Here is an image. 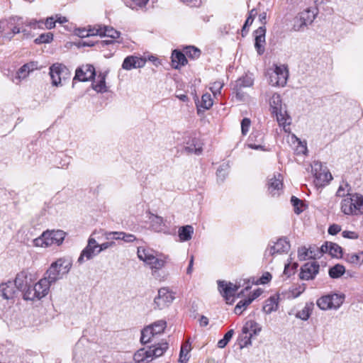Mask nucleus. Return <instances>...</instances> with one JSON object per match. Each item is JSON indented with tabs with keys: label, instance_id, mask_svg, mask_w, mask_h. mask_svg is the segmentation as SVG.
<instances>
[{
	"label": "nucleus",
	"instance_id": "nucleus-1",
	"mask_svg": "<svg viewBox=\"0 0 363 363\" xmlns=\"http://www.w3.org/2000/svg\"><path fill=\"white\" fill-rule=\"evenodd\" d=\"M72 266V260L67 258H60L53 262L44 274L43 278L52 285L63 276L68 274Z\"/></svg>",
	"mask_w": 363,
	"mask_h": 363
},
{
	"label": "nucleus",
	"instance_id": "nucleus-2",
	"mask_svg": "<svg viewBox=\"0 0 363 363\" xmlns=\"http://www.w3.org/2000/svg\"><path fill=\"white\" fill-rule=\"evenodd\" d=\"M24 20L19 16H13L8 20L0 21V33L10 30L6 33L5 37L11 40L15 35L22 33L23 38L31 37L30 30L24 27Z\"/></svg>",
	"mask_w": 363,
	"mask_h": 363
},
{
	"label": "nucleus",
	"instance_id": "nucleus-3",
	"mask_svg": "<svg viewBox=\"0 0 363 363\" xmlns=\"http://www.w3.org/2000/svg\"><path fill=\"white\" fill-rule=\"evenodd\" d=\"M272 113L276 116L279 126H282L286 133H290L289 125L291 118L287 113L286 108L283 106L281 99L279 94L274 93L269 100Z\"/></svg>",
	"mask_w": 363,
	"mask_h": 363
},
{
	"label": "nucleus",
	"instance_id": "nucleus-4",
	"mask_svg": "<svg viewBox=\"0 0 363 363\" xmlns=\"http://www.w3.org/2000/svg\"><path fill=\"white\" fill-rule=\"evenodd\" d=\"M341 211L347 216L363 214V196L354 194L344 198L340 203Z\"/></svg>",
	"mask_w": 363,
	"mask_h": 363
},
{
	"label": "nucleus",
	"instance_id": "nucleus-5",
	"mask_svg": "<svg viewBox=\"0 0 363 363\" xmlns=\"http://www.w3.org/2000/svg\"><path fill=\"white\" fill-rule=\"evenodd\" d=\"M65 237V233L62 230H46L43 234L33 240V244L36 247H47L52 245H60L62 243Z\"/></svg>",
	"mask_w": 363,
	"mask_h": 363
},
{
	"label": "nucleus",
	"instance_id": "nucleus-6",
	"mask_svg": "<svg viewBox=\"0 0 363 363\" xmlns=\"http://www.w3.org/2000/svg\"><path fill=\"white\" fill-rule=\"evenodd\" d=\"M50 284L43 277L33 286H28L23 293V298L29 301L40 300L49 292Z\"/></svg>",
	"mask_w": 363,
	"mask_h": 363
},
{
	"label": "nucleus",
	"instance_id": "nucleus-7",
	"mask_svg": "<svg viewBox=\"0 0 363 363\" xmlns=\"http://www.w3.org/2000/svg\"><path fill=\"white\" fill-rule=\"evenodd\" d=\"M318 13V10L315 6L307 8L300 12L294 19V30L299 31L308 25L311 24Z\"/></svg>",
	"mask_w": 363,
	"mask_h": 363
},
{
	"label": "nucleus",
	"instance_id": "nucleus-8",
	"mask_svg": "<svg viewBox=\"0 0 363 363\" xmlns=\"http://www.w3.org/2000/svg\"><path fill=\"white\" fill-rule=\"evenodd\" d=\"M267 75L271 85L284 86L287 82L289 73L285 65H275L274 69L267 71Z\"/></svg>",
	"mask_w": 363,
	"mask_h": 363
},
{
	"label": "nucleus",
	"instance_id": "nucleus-9",
	"mask_svg": "<svg viewBox=\"0 0 363 363\" xmlns=\"http://www.w3.org/2000/svg\"><path fill=\"white\" fill-rule=\"evenodd\" d=\"M70 74L67 67L61 63H55L50 67V75L53 86H62V81L69 79Z\"/></svg>",
	"mask_w": 363,
	"mask_h": 363
},
{
	"label": "nucleus",
	"instance_id": "nucleus-10",
	"mask_svg": "<svg viewBox=\"0 0 363 363\" xmlns=\"http://www.w3.org/2000/svg\"><path fill=\"white\" fill-rule=\"evenodd\" d=\"M312 172L314 174V183L316 186H323L329 183L333 179L330 172L326 167H323L320 162H313L311 165Z\"/></svg>",
	"mask_w": 363,
	"mask_h": 363
},
{
	"label": "nucleus",
	"instance_id": "nucleus-11",
	"mask_svg": "<svg viewBox=\"0 0 363 363\" xmlns=\"http://www.w3.org/2000/svg\"><path fill=\"white\" fill-rule=\"evenodd\" d=\"M290 249V244L286 238H279L277 242H270L264 252V257L272 260V257L277 254L287 252Z\"/></svg>",
	"mask_w": 363,
	"mask_h": 363
},
{
	"label": "nucleus",
	"instance_id": "nucleus-12",
	"mask_svg": "<svg viewBox=\"0 0 363 363\" xmlns=\"http://www.w3.org/2000/svg\"><path fill=\"white\" fill-rule=\"evenodd\" d=\"M174 296L167 288H161L154 299V308L162 310L168 307L174 301Z\"/></svg>",
	"mask_w": 363,
	"mask_h": 363
},
{
	"label": "nucleus",
	"instance_id": "nucleus-13",
	"mask_svg": "<svg viewBox=\"0 0 363 363\" xmlns=\"http://www.w3.org/2000/svg\"><path fill=\"white\" fill-rule=\"evenodd\" d=\"M96 33L97 35L106 36L111 38L108 40H101L98 42L97 44L99 47H104L105 45H113L115 43L114 40L119 38L120 33L111 27L97 26L96 29Z\"/></svg>",
	"mask_w": 363,
	"mask_h": 363
},
{
	"label": "nucleus",
	"instance_id": "nucleus-14",
	"mask_svg": "<svg viewBox=\"0 0 363 363\" xmlns=\"http://www.w3.org/2000/svg\"><path fill=\"white\" fill-rule=\"evenodd\" d=\"M99 244L93 238H89L88 244L86 247L82 251L80 256L78 258L77 262L82 264L86 260H89L99 254L101 252L99 250Z\"/></svg>",
	"mask_w": 363,
	"mask_h": 363
},
{
	"label": "nucleus",
	"instance_id": "nucleus-15",
	"mask_svg": "<svg viewBox=\"0 0 363 363\" xmlns=\"http://www.w3.org/2000/svg\"><path fill=\"white\" fill-rule=\"evenodd\" d=\"M218 290L221 293L222 296L225 298L227 303H231L234 301V296L235 292L238 291L240 285L233 284L230 282H226L225 281H218Z\"/></svg>",
	"mask_w": 363,
	"mask_h": 363
},
{
	"label": "nucleus",
	"instance_id": "nucleus-16",
	"mask_svg": "<svg viewBox=\"0 0 363 363\" xmlns=\"http://www.w3.org/2000/svg\"><path fill=\"white\" fill-rule=\"evenodd\" d=\"M268 191L272 196H278L282 193L283 177L281 174L273 175L268 180Z\"/></svg>",
	"mask_w": 363,
	"mask_h": 363
},
{
	"label": "nucleus",
	"instance_id": "nucleus-17",
	"mask_svg": "<svg viewBox=\"0 0 363 363\" xmlns=\"http://www.w3.org/2000/svg\"><path fill=\"white\" fill-rule=\"evenodd\" d=\"M320 266L315 261L306 263L302 267L300 273L301 279H313L319 272Z\"/></svg>",
	"mask_w": 363,
	"mask_h": 363
},
{
	"label": "nucleus",
	"instance_id": "nucleus-18",
	"mask_svg": "<svg viewBox=\"0 0 363 363\" xmlns=\"http://www.w3.org/2000/svg\"><path fill=\"white\" fill-rule=\"evenodd\" d=\"M150 228L155 232L169 234L170 229L167 221L162 217L155 215L150 216Z\"/></svg>",
	"mask_w": 363,
	"mask_h": 363
},
{
	"label": "nucleus",
	"instance_id": "nucleus-19",
	"mask_svg": "<svg viewBox=\"0 0 363 363\" xmlns=\"http://www.w3.org/2000/svg\"><path fill=\"white\" fill-rule=\"evenodd\" d=\"M146 60L142 57L129 55L126 57L122 64V68L125 70L141 68L145 65Z\"/></svg>",
	"mask_w": 363,
	"mask_h": 363
},
{
	"label": "nucleus",
	"instance_id": "nucleus-20",
	"mask_svg": "<svg viewBox=\"0 0 363 363\" xmlns=\"http://www.w3.org/2000/svg\"><path fill=\"white\" fill-rule=\"evenodd\" d=\"M95 69L93 65H86L82 68L76 70L75 76L73 80H79L81 82H86L93 79L95 76Z\"/></svg>",
	"mask_w": 363,
	"mask_h": 363
},
{
	"label": "nucleus",
	"instance_id": "nucleus-21",
	"mask_svg": "<svg viewBox=\"0 0 363 363\" xmlns=\"http://www.w3.org/2000/svg\"><path fill=\"white\" fill-rule=\"evenodd\" d=\"M265 33L264 26H260L255 31V47L259 55L264 52Z\"/></svg>",
	"mask_w": 363,
	"mask_h": 363
},
{
	"label": "nucleus",
	"instance_id": "nucleus-22",
	"mask_svg": "<svg viewBox=\"0 0 363 363\" xmlns=\"http://www.w3.org/2000/svg\"><path fill=\"white\" fill-rule=\"evenodd\" d=\"M185 151L189 153H195L199 155L202 151V147L199 140L196 136H189L185 141Z\"/></svg>",
	"mask_w": 363,
	"mask_h": 363
},
{
	"label": "nucleus",
	"instance_id": "nucleus-23",
	"mask_svg": "<svg viewBox=\"0 0 363 363\" xmlns=\"http://www.w3.org/2000/svg\"><path fill=\"white\" fill-rule=\"evenodd\" d=\"M261 330L262 327L259 324L252 320L246 321L242 328V333L243 335L252 334V336L257 335Z\"/></svg>",
	"mask_w": 363,
	"mask_h": 363
},
{
	"label": "nucleus",
	"instance_id": "nucleus-24",
	"mask_svg": "<svg viewBox=\"0 0 363 363\" xmlns=\"http://www.w3.org/2000/svg\"><path fill=\"white\" fill-rule=\"evenodd\" d=\"M16 288L13 281H8L0 285V296L3 298L9 300L14 297Z\"/></svg>",
	"mask_w": 363,
	"mask_h": 363
},
{
	"label": "nucleus",
	"instance_id": "nucleus-25",
	"mask_svg": "<svg viewBox=\"0 0 363 363\" xmlns=\"http://www.w3.org/2000/svg\"><path fill=\"white\" fill-rule=\"evenodd\" d=\"M279 296L274 294L267 298L263 306V311L267 314H270L274 311H277L279 308Z\"/></svg>",
	"mask_w": 363,
	"mask_h": 363
},
{
	"label": "nucleus",
	"instance_id": "nucleus-26",
	"mask_svg": "<svg viewBox=\"0 0 363 363\" xmlns=\"http://www.w3.org/2000/svg\"><path fill=\"white\" fill-rule=\"evenodd\" d=\"M341 252L342 248L338 245L328 242L321 246L320 251L318 252L319 254L328 253L332 257H338Z\"/></svg>",
	"mask_w": 363,
	"mask_h": 363
},
{
	"label": "nucleus",
	"instance_id": "nucleus-27",
	"mask_svg": "<svg viewBox=\"0 0 363 363\" xmlns=\"http://www.w3.org/2000/svg\"><path fill=\"white\" fill-rule=\"evenodd\" d=\"M254 84V79L251 75L245 74L238 79L235 84V90L237 91V95L240 96V91L242 88L250 87Z\"/></svg>",
	"mask_w": 363,
	"mask_h": 363
},
{
	"label": "nucleus",
	"instance_id": "nucleus-28",
	"mask_svg": "<svg viewBox=\"0 0 363 363\" xmlns=\"http://www.w3.org/2000/svg\"><path fill=\"white\" fill-rule=\"evenodd\" d=\"M344 259L354 267H360L363 264V251L347 253Z\"/></svg>",
	"mask_w": 363,
	"mask_h": 363
},
{
	"label": "nucleus",
	"instance_id": "nucleus-29",
	"mask_svg": "<svg viewBox=\"0 0 363 363\" xmlns=\"http://www.w3.org/2000/svg\"><path fill=\"white\" fill-rule=\"evenodd\" d=\"M16 289L19 291H25L28 288V273L21 272L17 274L14 281L13 282Z\"/></svg>",
	"mask_w": 363,
	"mask_h": 363
},
{
	"label": "nucleus",
	"instance_id": "nucleus-30",
	"mask_svg": "<svg viewBox=\"0 0 363 363\" xmlns=\"http://www.w3.org/2000/svg\"><path fill=\"white\" fill-rule=\"evenodd\" d=\"M148 348L150 352V355L152 356V360H153L155 358H157L163 355L168 349V343L167 342H162L149 347Z\"/></svg>",
	"mask_w": 363,
	"mask_h": 363
},
{
	"label": "nucleus",
	"instance_id": "nucleus-31",
	"mask_svg": "<svg viewBox=\"0 0 363 363\" xmlns=\"http://www.w3.org/2000/svg\"><path fill=\"white\" fill-rule=\"evenodd\" d=\"M133 359L137 363H147L152 361V356L149 348H141L133 355Z\"/></svg>",
	"mask_w": 363,
	"mask_h": 363
},
{
	"label": "nucleus",
	"instance_id": "nucleus-32",
	"mask_svg": "<svg viewBox=\"0 0 363 363\" xmlns=\"http://www.w3.org/2000/svg\"><path fill=\"white\" fill-rule=\"evenodd\" d=\"M37 69V63L34 62H31L23 65L16 72V78L18 79H25L28 74Z\"/></svg>",
	"mask_w": 363,
	"mask_h": 363
},
{
	"label": "nucleus",
	"instance_id": "nucleus-33",
	"mask_svg": "<svg viewBox=\"0 0 363 363\" xmlns=\"http://www.w3.org/2000/svg\"><path fill=\"white\" fill-rule=\"evenodd\" d=\"M194 234V228L192 225H186L180 227L178 230L179 241L186 242L191 239Z\"/></svg>",
	"mask_w": 363,
	"mask_h": 363
},
{
	"label": "nucleus",
	"instance_id": "nucleus-34",
	"mask_svg": "<svg viewBox=\"0 0 363 363\" xmlns=\"http://www.w3.org/2000/svg\"><path fill=\"white\" fill-rule=\"evenodd\" d=\"M172 62L174 68L178 69L187 63L186 55L180 51L174 50L172 54Z\"/></svg>",
	"mask_w": 363,
	"mask_h": 363
},
{
	"label": "nucleus",
	"instance_id": "nucleus-35",
	"mask_svg": "<svg viewBox=\"0 0 363 363\" xmlns=\"http://www.w3.org/2000/svg\"><path fill=\"white\" fill-rule=\"evenodd\" d=\"M106 73H99L98 75V81L94 82L92 88L96 92L104 93L107 91V86L106 85Z\"/></svg>",
	"mask_w": 363,
	"mask_h": 363
},
{
	"label": "nucleus",
	"instance_id": "nucleus-36",
	"mask_svg": "<svg viewBox=\"0 0 363 363\" xmlns=\"http://www.w3.org/2000/svg\"><path fill=\"white\" fill-rule=\"evenodd\" d=\"M154 255V252L150 249H147L143 247H138L137 250V255L139 259L145 262V264L151 260V257Z\"/></svg>",
	"mask_w": 363,
	"mask_h": 363
},
{
	"label": "nucleus",
	"instance_id": "nucleus-37",
	"mask_svg": "<svg viewBox=\"0 0 363 363\" xmlns=\"http://www.w3.org/2000/svg\"><path fill=\"white\" fill-rule=\"evenodd\" d=\"M332 309H337L343 303L345 296L343 294H328Z\"/></svg>",
	"mask_w": 363,
	"mask_h": 363
},
{
	"label": "nucleus",
	"instance_id": "nucleus-38",
	"mask_svg": "<svg viewBox=\"0 0 363 363\" xmlns=\"http://www.w3.org/2000/svg\"><path fill=\"white\" fill-rule=\"evenodd\" d=\"M191 349V344L189 341H186L182 344L179 354V362L181 363H186L189 361V352H190Z\"/></svg>",
	"mask_w": 363,
	"mask_h": 363
},
{
	"label": "nucleus",
	"instance_id": "nucleus-39",
	"mask_svg": "<svg viewBox=\"0 0 363 363\" xmlns=\"http://www.w3.org/2000/svg\"><path fill=\"white\" fill-rule=\"evenodd\" d=\"M166 260L164 258L157 257L155 255L151 257L147 265L150 266L151 269L159 270L161 269L165 264Z\"/></svg>",
	"mask_w": 363,
	"mask_h": 363
},
{
	"label": "nucleus",
	"instance_id": "nucleus-40",
	"mask_svg": "<svg viewBox=\"0 0 363 363\" xmlns=\"http://www.w3.org/2000/svg\"><path fill=\"white\" fill-rule=\"evenodd\" d=\"M166 260L164 258L157 257L155 255L151 257L147 265L150 266L151 269L159 270L161 269L165 264Z\"/></svg>",
	"mask_w": 363,
	"mask_h": 363
},
{
	"label": "nucleus",
	"instance_id": "nucleus-41",
	"mask_svg": "<svg viewBox=\"0 0 363 363\" xmlns=\"http://www.w3.org/2000/svg\"><path fill=\"white\" fill-rule=\"evenodd\" d=\"M213 106V99L210 94L206 93L202 95L201 101L197 104L198 111H200V108H203L204 110L209 109Z\"/></svg>",
	"mask_w": 363,
	"mask_h": 363
},
{
	"label": "nucleus",
	"instance_id": "nucleus-42",
	"mask_svg": "<svg viewBox=\"0 0 363 363\" xmlns=\"http://www.w3.org/2000/svg\"><path fill=\"white\" fill-rule=\"evenodd\" d=\"M156 335L150 326L145 327L141 331L140 342L142 344L150 342L154 336Z\"/></svg>",
	"mask_w": 363,
	"mask_h": 363
},
{
	"label": "nucleus",
	"instance_id": "nucleus-43",
	"mask_svg": "<svg viewBox=\"0 0 363 363\" xmlns=\"http://www.w3.org/2000/svg\"><path fill=\"white\" fill-rule=\"evenodd\" d=\"M351 187L349 184L346 182L342 181L340 184L337 192L336 196L338 197H350V195L352 194L350 193Z\"/></svg>",
	"mask_w": 363,
	"mask_h": 363
},
{
	"label": "nucleus",
	"instance_id": "nucleus-44",
	"mask_svg": "<svg viewBox=\"0 0 363 363\" xmlns=\"http://www.w3.org/2000/svg\"><path fill=\"white\" fill-rule=\"evenodd\" d=\"M345 272V268L341 264H335L329 269V275L333 279L340 278Z\"/></svg>",
	"mask_w": 363,
	"mask_h": 363
},
{
	"label": "nucleus",
	"instance_id": "nucleus-45",
	"mask_svg": "<svg viewBox=\"0 0 363 363\" xmlns=\"http://www.w3.org/2000/svg\"><path fill=\"white\" fill-rule=\"evenodd\" d=\"M148 1L149 0H125V4L132 9L138 10L145 6Z\"/></svg>",
	"mask_w": 363,
	"mask_h": 363
},
{
	"label": "nucleus",
	"instance_id": "nucleus-46",
	"mask_svg": "<svg viewBox=\"0 0 363 363\" xmlns=\"http://www.w3.org/2000/svg\"><path fill=\"white\" fill-rule=\"evenodd\" d=\"M317 306L321 310H329L332 309L330 301L328 295L323 296L317 300Z\"/></svg>",
	"mask_w": 363,
	"mask_h": 363
},
{
	"label": "nucleus",
	"instance_id": "nucleus-47",
	"mask_svg": "<svg viewBox=\"0 0 363 363\" xmlns=\"http://www.w3.org/2000/svg\"><path fill=\"white\" fill-rule=\"evenodd\" d=\"M149 326L152 328L155 335H158L163 333L167 326V323L165 320H160Z\"/></svg>",
	"mask_w": 363,
	"mask_h": 363
},
{
	"label": "nucleus",
	"instance_id": "nucleus-48",
	"mask_svg": "<svg viewBox=\"0 0 363 363\" xmlns=\"http://www.w3.org/2000/svg\"><path fill=\"white\" fill-rule=\"evenodd\" d=\"M291 203L292 206H294V211L295 213L300 214L301 212L303 211V203L301 199L293 196L291 198Z\"/></svg>",
	"mask_w": 363,
	"mask_h": 363
},
{
	"label": "nucleus",
	"instance_id": "nucleus-49",
	"mask_svg": "<svg viewBox=\"0 0 363 363\" xmlns=\"http://www.w3.org/2000/svg\"><path fill=\"white\" fill-rule=\"evenodd\" d=\"M185 55L193 60L197 59L201 55V51L199 49L194 46H188L185 48Z\"/></svg>",
	"mask_w": 363,
	"mask_h": 363
},
{
	"label": "nucleus",
	"instance_id": "nucleus-50",
	"mask_svg": "<svg viewBox=\"0 0 363 363\" xmlns=\"http://www.w3.org/2000/svg\"><path fill=\"white\" fill-rule=\"evenodd\" d=\"M311 312V308L308 305H306L301 311H298L296 314V317L303 320H307Z\"/></svg>",
	"mask_w": 363,
	"mask_h": 363
},
{
	"label": "nucleus",
	"instance_id": "nucleus-51",
	"mask_svg": "<svg viewBox=\"0 0 363 363\" xmlns=\"http://www.w3.org/2000/svg\"><path fill=\"white\" fill-rule=\"evenodd\" d=\"M52 33L48 32L40 35L37 38L35 39V43L36 44L48 43L52 41Z\"/></svg>",
	"mask_w": 363,
	"mask_h": 363
},
{
	"label": "nucleus",
	"instance_id": "nucleus-52",
	"mask_svg": "<svg viewBox=\"0 0 363 363\" xmlns=\"http://www.w3.org/2000/svg\"><path fill=\"white\" fill-rule=\"evenodd\" d=\"M252 335H243L242 333L241 335L239 337V345L240 348H243L252 345Z\"/></svg>",
	"mask_w": 363,
	"mask_h": 363
},
{
	"label": "nucleus",
	"instance_id": "nucleus-53",
	"mask_svg": "<svg viewBox=\"0 0 363 363\" xmlns=\"http://www.w3.org/2000/svg\"><path fill=\"white\" fill-rule=\"evenodd\" d=\"M234 334V330H230L229 331H228L223 339L220 340L218 342V347L219 348H224L227 344L228 343V342L230 340V339L232 338L233 335Z\"/></svg>",
	"mask_w": 363,
	"mask_h": 363
},
{
	"label": "nucleus",
	"instance_id": "nucleus-54",
	"mask_svg": "<svg viewBox=\"0 0 363 363\" xmlns=\"http://www.w3.org/2000/svg\"><path fill=\"white\" fill-rule=\"evenodd\" d=\"M117 235H119V237H118L119 240H123L127 243L133 242L136 240L135 235L131 233H126L123 231H119V234H117Z\"/></svg>",
	"mask_w": 363,
	"mask_h": 363
},
{
	"label": "nucleus",
	"instance_id": "nucleus-55",
	"mask_svg": "<svg viewBox=\"0 0 363 363\" xmlns=\"http://www.w3.org/2000/svg\"><path fill=\"white\" fill-rule=\"evenodd\" d=\"M228 164H223L220 165L219 168L217 169L216 172L218 178L220 179L221 181H223L228 174Z\"/></svg>",
	"mask_w": 363,
	"mask_h": 363
},
{
	"label": "nucleus",
	"instance_id": "nucleus-56",
	"mask_svg": "<svg viewBox=\"0 0 363 363\" xmlns=\"http://www.w3.org/2000/svg\"><path fill=\"white\" fill-rule=\"evenodd\" d=\"M24 27L28 28L30 27V28H41L43 25V21H37L35 19L26 20L24 21Z\"/></svg>",
	"mask_w": 363,
	"mask_h": 363
},
{
	"label": "nucleus",
	"instance_id": "nucleus-57",
	"mask_svg": "<svg viewBox=\"0 0 363 363\" xmlns=\"http://www.w3.org/2000/svg\"><path fill=\"white\" fill-rule=\"evenodd\" d=\"M223 83L222 82L217 81V82H213L211 84L210 89L212 91V93L213 94V95L216 96L218 94H220V90L223 88Z\"/></svg>",
	"mask_w": 363,
	"mask_h": 363
},
{
	"label": "nucleus",
	"instance_id": "nucleus-58",
	"mask_svg": "<svg viewBox=\"0 0 363 363\" xmlns=\"http://www.w3.org/2000/svg\"><path fill=\"white\" fill-rule=\"evenodd\" d=\"M96 28H94L92 29H89V30H85V29H82V30H78V33L77 35L80 37V38H86V37H89L90 35H97L96 33Z\"/></svg>",
	"mask_w": 363,
	"mask_h": 363
},
{
	"label": "nucleus",
	"instance_id": "nucleus-59",
	"mask_svg": "<svg viewBox=\"0 0 363 363\" xmlns=\"http://www.w3.org/2000/svg\"><path fill=\"white\" fill-rule=\"evenodd\" d=\"M250 125H251V121L249 118H245L242 120L241 131H242V134L243 135H245L248 133Z\"/></svg>",
	"mask_w": 363,
	"mask_h": 363
},
{
	"label": "nucleus",
	"instance_id": "nucleus-60",
	"mask_svg": "<svg viewBox=\"0 0 363 363\" xmlns=\"http://www.w3.org/2000/svg\"><path fill=\"white\" fill-rule=\"evenodd\" d=\"M117 234H119V231H108L104 233V237L105 239L108 241H113L115 240H119L118 237L119 235H117Z\"/></svg>",
	"mask_w": 363,
	"mask_h": 363
},
{
	"label": "nucleus",
	"instance_id": "nucleus-61",
	"mask_svg": "<svg viewBox=\"0 0 363 363\" xmlns=\"http://www.w3.org/2000/svg\"><path fill=\"white\" fill-rule=\"evenodd\" d=\"M298 257L300 260L308 259V249L306 247H301L298 250Z\"/></svg>",
	"mask_w": 363,
	"mask_h": 363
},
{
	"label": "nucleus",
	"instance_id": "nucleus-62",
	"mask_svg": "<svg viewBox=\"0 0 363 363\" xmlns=\"http://www.w3.org/2000/svg\"><path fill=\"white\" fill-rule=\"evenodd\" d=\"M305 290L303 286H298V288H294L290 290L291 295L290 296L292 298H297Z\"/></svg>",
	"mask_w": 363,
	"mask_h": 363
},
{
	"label": "nucleus",
	"instance_id": "nucleus-63",
	"mask_svg": "<svg viewBox=\"0 0 363 363\" xmlns=\"http://www.w3.org/2000/svg\"><path fill=\"white\" fill-rule=\"evenodd\" d=\"M342 237L345 238H349V239H357L359 235L357 233L354 231H349V230H345L342 233Z\"/></svg>",
	"mask_w": 363,
	"mask_h": 363
},
{
	"label": "nucleus",
	"instance_id": "nucleus-64",
	"mask_svg": "<svg viewBox=\"0 0 363 363\" xmlns=\"http://www.w3.org/2000/svg\"><path fill=\"white\" fill-rule=\"evenodd\" d=\"M115 242L114 241H107V242H105L101 245L99 244V250L100 252H102L106 249H108V248H111V247H113L115 246Z\"/></svg>",
	"mask_w": 363,
	"mask_h": 363
}]
</instances>
